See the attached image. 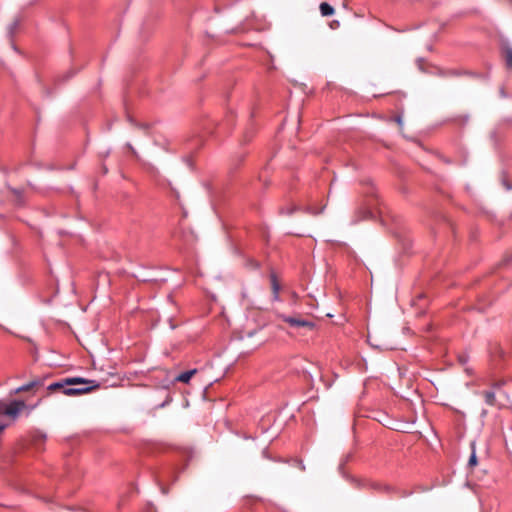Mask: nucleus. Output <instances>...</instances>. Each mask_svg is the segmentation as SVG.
<instances>
[{"mask_svg":"<svg viewBox=\"0 0 512 512\" xmlns=\"http://www.w3.org/2000/svg\"><path fill=\"white\" fill-rule=\"evenodd\" d=\"M100 387L95 380L82 377H66L47 385L50 392H58L67 396H77L92 392Z\"/></svg>","mask_w":512,"mask_h":512,"instance_id":"1","label":"nucleus"},{"mask_svg":"<svg viewBox=\"0 0 512 512\" xmlns=\"http://www.w3.org/2000/svg\"><path fill=\"white\" fill-rule=\"evenodd\" d=\"M281 320L289 324L291 327H297V328H306L310 331L314 330L315 323L306 319H302L299 317H292V316H286V315H279L278 316Z\"/></svg>","mask_w":512,"mask_h":512,"instance_id":"2","label":"nucleus"},{"mask_svg":"<svg viewBox=\"0 0 512 512\" xmlns=\"http://www.w3.org/2000/svg\"><path fill=\"white\" fill-rule=\"evenodd\" d=\"M24 408H26L24 401L14 400L6 406L4 414L9 417L16 418Z\"/></svg>","mask_w":512,"mask_h":512,"instance_id":"3","label":"nucleus"},{"mask_svg":"<svg viewBox=\"0 0 512 512\" xmlns=\"http://www.w3.org/2000/svg\"><path fill=\"white\" fill-rule=\"evenodd\" d=\"M488 351L491 361L495 365H497L499 359L504 357V351L498 343H490Z\"/></svg>","mask_w":512,"mask_h":512,"instance_id":"4","label":"nucleus"},{"mask_svg":"<svg viewBox=\"0 0 512 512\" xmlns=\"http://www.w3.org/2000/svg\"><path fill=\"white\" fill-rule=\"evenodd\" d=\"M270 281H271V288H272V299L273 301H279L280 300V289L281 286L278 282L277 276L275 274L270 275Z\"/></svg>","mask_w":512,"mask_h":512,"instance_id":"5","label":"nucleus"},{"mask_svg":"<svg viewBox=\"0 0 512 512\" xmlns=\"http://www.w3.org/2000/svg\"><path fill=\"white\" fill-rule=\"evenodd\" d=\"M482 396L484 398V401L487 405L489 406H497V407H501L500 405H498L497 403V400H496V393L494 390H485L483 391L482 393Z\"/></svg>","mask_w":512,"mask_h":512,"instance_id":"6","label":"nucleus"},{"mask_svg":"<svg viewBox=\"0 0 512 512\" xmlns=\"http://www.w3.org/2000/svg\"><path fill=\"white\" fill-rule=\"evenodd\" d=\"M166 474L168 475H174V470L173 469H164L162 471H160L155 477H156V480L158 482V485L161 487L163 493H167V490L164 488V479L166 477Z\"/></svg>","mask_w":512,"mask_h":512,"instance_id":"7","label":"nucleus"},{"mask_svg":"<svg viewBox=\"0 0 512 512\" xmlns=\"http://www.w3.org/2000/svg\"><path fill=\"white\" fill-rule=\"evenodd\" d=\"M197 373V369H191L184 371L180 373L178 376L175 377V381L182 382V383H188L193 375Z\"/></svg>","mask_w":512,"mask_h":512,"instance_id":"8","label":"nucleus"},{"mask_svg":"<svg viewBox=\"0 0 512 512\" xmlns=\"http://www.w3.org/2000/svg\"><path fill=\"white\" fill-rule=\"evenodd\" d=\"M319 8L322 16H331L334 14V8L327 2H322Z\"/></svg>","mask_w":512,"mask_h":512,"instance_id":"9","label":"nucleus"},{"mask_svg":"<svg viewBox=\"0 0 512 512\" xmlns=\"http://www.w3.org/2000/svg\"><path fill=\"white\" fill-rule=\"evenodd\" d=\"M442 77H456L462 75V73L455 69L440 70L438 73Z\"/></svg>","mask_w":512,"mask_h":512,"instance_id":"10","label":"nucleus"},{"mask_svg":"<svg viewBox=\"0 0 512 512\" xmlns=\"http://www.w3.org/2000/svg\"><path fill=\"white\" fill-rule=\"evenodd\" d=\"M298 209V207L294 204H291V205H288L286 207H282L280 209V213L283 214V215H291L293 214L296 210Z\"/></svg>","mask_w":512,"mask_h":512,"instance_id":"11","label":"nucleus"},{"mask_svg":"<svg viewBox=\"0 0 512 512\" xmlns=\"http://www.w3.org/2000/svg\"><path fill=\"white\" fill-rule=\"evenodd\" d=\"M32 389H35V384L28 382L20 387H18L16 390H15V393H21V392H26V391H30Z\"/></svg>","mask_w":512,"mask_h":512,"instance_id":"12","label":"nucleus"},{"mask_svg":"<svg viewBox=\"0 0 512 512\" xmlns=\"http://www.w3.org/2000/svg\"><path fill=\"white\" fill-rule=\"evenodd\" d=\"M477 465V456H476V452H475V449L473 448L472 450V453L469 457V460H468V466L469 467H474Z\"/></svg>","mask_w":512,"mask_h":512,"instance_id":"13","label":"nucleus"},{"mask_svg":"<svg viewBox=\"0 0 512 512\" xmlns=\"http://www.w3.org/2000/svg\"><path fill=\"white\" fill-rule=\"evenodd\" d=\"M506 65L508 68H512V48L506 49Z\"/></svg>","mask_w":512,"mask_h":512,"instance_id":"14","label":"nucleus"},{"mask_svg":"<svg viewBox=\"0 0 512 512\" xmlns=\"http://www.w3.org/2000/svg\"><path fill=\"white\" fill-rule=\"evenodd\" d=\"M45 378L37 377L31 380V383L35 384V389L44 386Z\"/></svg>","mask_w":512,"mask_h":512,"instance_id":"15","label":"nucleus"},{"mask_svg":"<svg viewBox=\"0 0 512 512\" xmlns=\"http://www.w3.org/2000/svg\"><path fill=\"white\" fill-rule=\"evenodd\" d=\"M458 360L462 365H465L468 362L469 358L468 355L462 354L458 356Z\"/></svg>","mask_w":512,"mask_h":512,"instance_id":"16","label":"nucleus"},{"mask_svg":"<svg viewBox=\"0 0 512 512\" xmlns=\"http://www.w3.org/2000/svg\"><path fill=\"white\" fill-rule=\"evenodd\" d=\"M46 439V435L42 434V433H38L37 435H35L34 437V441L35 442H38V441H41V442H44Z\"/></svg>","mask_w":512,"mask_h":512,"instance_id":"17","label":"nucleus"},{"mask_svg":"<svg viewBox=\"0 0 512 512\" xmlns=\"http://www.w3.org/2000/svg\"><path fill=\"white\" fill-rule=\"evenodd\" d=\"M170 401H171V397H169V396H168V397H167V399H166L163 403H161L160 405H158V407L163 408V407H164L166 404H168Z\"/></svg>","mask_w":512,"mask_h":512,"instance_id":"18","label":"nucleus"},{"mask_svg":"<svg viewBox=\"0 0 512 512\" xmlns=\"http://www.w3.org/2000/svg\"><path fill=\"white\" fill-rule=\"evenodd\" d=\"M382 489L384 492H387V493H389L390 491L393 490L390 486H387V485L383 486Z\"/></svg>","mask_w":512,"mask_h":512,"instance_id":"19","label":"nucleus"},{"mask_svg":"<svg viewBox=\"0 0 512 512\" xmlns=\"http://www.w3.org/2000/svg\"><path fill=\"white\" fill-rule=\"evenodd\" d=\"M6 428V424H2L0 423V435L3 433V431L5 430Z\"/></svg>","mask_w":512,"mask_h":512,"instance_id":"20","label":"nucleus"},{"mask_svg":"<svg viewBox=\"0 0 512 512\" xmlns=\"http://www.w3.org/2000/svg\"><path fill=\"white\" fill-rule=\"evenodd\" d=\"M308 210L310 213L315 214V215L320 213V211H314V210H311V208H308Z\"/></svg>","mask_w":512,"mask_h":512,"instance_id":"21","label":"nucleus"},{"mask_svg":"<svg viewBox=\"0 0 512 512\" xmlns=\"http://www.w3.org/2000/svg\"><path fill=\"white\" fill-rule=\"evenodd\" d=\"M127 146H128V148H129L133 153H135V150H134V148L132 147V145H131V144H129V143H128V144H127Z\"/></svg>","mask_w":512,"mask_h":512,"instance_id":"22","label":"nucleus"},{"mask_svg":"<svg viewBox=\"0 0 512 512\" xmlns=\"http://www.w3.org/2000/svg\"><path fill=\"white\" fill-rule=\"evenodd\" d=\"M13 193H15L16 195H20V191L19 190H16V189H12Z\"/></svg>","mask_w":512,"mask_h":512,"instance_id":"23","label":"nucleus"},{"mask_svg":"<svg viewBox=\"0 0 512 512\" xmlns=\"http://www.w3.org/2000/svg\"><path fill=\"white\" fill-rule=\"evenodd\" d=\"M494 387L495 388H500V385L499 384H495Z\"/></svg>","mask_w":512,"mask_h":512,"instance_id":"24","label":"nucleus"},{"mask_svg":"<svg viewBox=\"0 0 512 512\" xmlns=\"http://www.w3.org/2000/svg\"><path fill=\"white\" fill-rule=\"evenodd\" d=\"M410 493H403L401 496H407L409 495Z\"/></svg>","mask_w":512,"mask_h":512,"instance_id":"25","label":"nucleus"}]
</instances>
